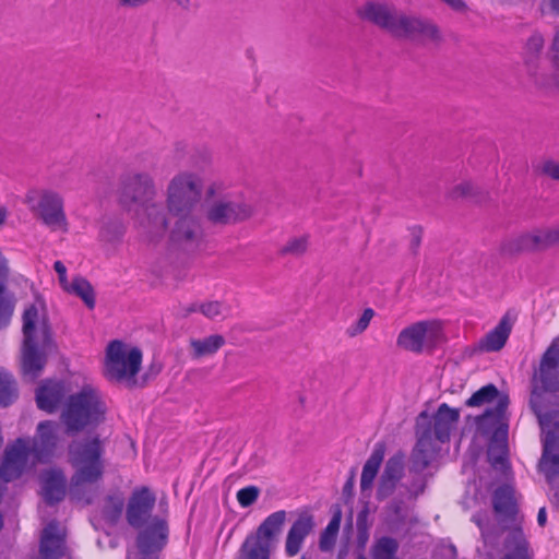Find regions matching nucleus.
Wrapping results in <instances>:
<instances>
[{"instance_id":"09e8293b","label":"nucleus","mask_w":559,"mask_h":559,"mask_svg":"<svg viewBox=\"0 0 559 559\" xmlns=\"http://www.w3.org/2000/svg\"><path fill=\"white\" fill-rule=\"evenodd\" d=\"M548 56L554 68L559 70V27L556 28V32L554 34Z\"/></svg>"},{"instance_id":"5fc2aeb1","label":"nucleus","mask_w":559,"mask_h":559,"mask_svg":"<svg viewBox=\"0 0 559 559\" xmlns=\"http://www.w3.org/2000/svg\"><path fill=\"white\" fill-rule=\"evenodd\" d=\"M354 487H355V471H352L348 479L345 481V484L343 486V496L346 501L353 498Z\"/></svg>"},{"instance_id":"c756f323","label":"nucleus","mask_w":559,"mask_h":559,"mask_svg":"<svg viewBox=\"0 0 559 559\" xmlns=\"http://www.w3.org/2000/svg\"><path fill=\"white\" fill-rule=\"evenodd\" d=\"M225 343V337L221 334H212L204 338H191V357L193 359H200L205 356L214 355Z\"/></svg>"},{"instance_id":"1a4fd4ad","label":"nucleus","mask_w":559,"mask_h":559,"mask_svg":"<svg viewBox=\"0 0 559 559\" xmlns=\"http://www.w3.org/2000/svg\"><path fill=\"white\" fill-rule=\"evenodd\" d=\"M38 317L37 308L32 305L23 313V357L22 370L31 380H35L46 365L45 354L38 352L34 341L35 323Z\"/></svg>"},{"instance_id":"ea45409f","label":"nucleus","mask_w":559,"mask_h":559,"mask_svg":"<svg viewBox=\"0 0 559 559\" xmlns=\"http://www.w3.org/2000/svg\"><path fill=\"white\" fill-rule=\"evenodd\" d=\"M512 536L516 542L515 547L504 555L503 559H532L528 552V543L523 536L521 528H515L512 532Z\"/></svg>"},{"instance_id":"052dcab7","label":"nucleus","mask_w":559,"mask_h":559,"mask_svg":"<svg viewBox=\"0 0 559 559\" xmlns=\"http://www.w3.org/2000/svg\"><path fill=\"white\" fill-rule=\"evenodd\" d=\"M549 7L555 14L559 15V0H550Z\"/></svg>"},{"instance_id":"a18cd8bd","label":"nucleus","mask_w":559,"mask_h":559,"mask_svg":"<svg viewBox=\"0 0 559 559\" xmlns=\"http://www.w3.org/2000/svg\"><path fill=\"white\" fill-rule=\"evenodd\" d=\"M260 489L257 486H247L237 492L238 503L242 508L251 507L259 498Z\"/></svg>"},{"instance_id":"a878e982","label":"nucleus","mask_w":559,"mask_h":559,"mask_svg":"<svg viewBox=\"0 0 559 559\" xmlns=\"http://www.w3.org/2000/svg\"><path fill=\"white\" fill-rule=\"evenodd\" d=\"M43 497L47 504L53 506L66 497V477L59 469L48 471L41 478Z\"/></svg>"},{"instance_id":"423d86ee","label":"nucleus","mask_w":559,"mask_h":559,"mask_svg":"<svg viewBox=\"0 0 559 559\" xmlns=\"http://www.w3.org/2000/svg\"><path fill=\"white\" fill-rule=\"evenodd\" d=\"M285 520L284 510L270 514L254 534L247 536L240 549L242 559H270L272 542L282 532Z\"/></svg>"},{"instance_id":"412c9836","label":"nucleus","mask_w":559,"mask_h":559,"mask_svg":"<svg viewBox=\"0 0 559 559\" xmlns=\"http://www.w3.org/2000/svg\"><path fill=\"white\" fill-rule=\"evenodd\" d=\"M31 453L27 442L21 438L13 445L7 448L0 465V478L7 483L17 479L22 475Z\"/></svg>"},{"instance_id":"c03bdc74","label":"nucleus","mask_w":559,"mask_h":559,"mask_svg":"<svg viewBox=\"0 0 559 559\" xmlns=\"http://www.w3.org/2000/svg\"><path fill=\"white\" fill-rule=\"evenodd\" d=\"M123 234L124 227L120 222L117 221L106 223L100 229V237L108 242H115L119 240Z\"/></svg>"},{"instance_id":"2f4dec72","label":"nucleus","mask_w":559,"mask_h":559,"mask_svg":"<svg viewBox=\"0 0 559 559\" xmlns=\"http://www.w3.org/2000/svg\"><path fill=\"white\" fill-rule=\"evenodd\" d=\"M98 481L99 480L75 479L74 473L70 479L69 487V495L71 499L75 501H83L85 504L93 503L96 490L87 487V485H93Z\"/></svg>"},{"instance_id":"4d7b16f0","label":"nucleus","mask_w":559,"mask_h":559,"mask_svg":"<svg viewBox=\"0 0 559 559\" xmlns=\"http://www.w3.org/2000/svg\"><path fill=\"white\" fill-rule=\"evenodd\" d=\"M454 11H464L466 9V4L463 0H442Z\"/></svg>"},{"instance_id":"69168bd1","label":"nucleus","mask_w":559,"mask_h":559,"mask_svg":"<svg viewBox=\"0 0 559 559\" xmlns=\"http://www.w3.org/2000/svg\"><path fill=\"white\" fill-rule=\"evenodd\" d=\"M150 370H151V374H152L153 377H155L156 374H158V373L160 372V370H162V365H154V366H152V367H151V369H150Z\"/></svg>"},{"instance_id":"a211bd4d","label":"nucleus","mask_w":559,"mask_h":559,"mask_svg":"<svg viewBox=\"0 0 559 559\" xmlns=\"http://www.w3.org/2000/svg\"><path fill=\"white\" fill-rule=\"evenodd\" d=\"M155 495L147 487L132 492L127 504L126 518L133 528H142L151 518L155 506Z\"/></svg>"},{"instance_id":"f03ea898","label":"nucleus","mask_w":559,"mask_h":559,"mask_svg":"<svg viewBox=\"0 0 559 559\" xmlns=\"http://www.w3.org/2000/svg\"><path fill=\"white\" fill-rule=\"evenodd\" d=\"M106 406L99 392L92 385H84L69 395L61 411L60 420L68 436L96 428L105 420Z\"/></svg>"},{"instance_id":"b1692460","label":"nucleus","mask_w":559,"mask_h":559,"mask_svg":"<svg viewBox=\"0 0 559 559\" xmlns=\"http://www.w3.org/2000/svg\"><path fill=\"white\" fill-rule=\"evenodd\" d=\"M66 396L63 382L45 380L36 390V404L48 414L57 412Z\"/></svg>"},{"instance_id":"6e6552de","label":"nucleus","mask_w":559,"mask_h":559,"mask_svg":"<svg viewBox=\"0 0 559 559\" xmlns=\"http://www.w3.org/2000/svg\"><path fill=\"white\" fill-rule=\"evenodd\" d=\"M254 207L239 199L221 198L207 204L206 221L218 227L236 225L252 217Z\"/></svg>"},{"instance_id":"13d9d810","label":"nucleus","mask_w":559,"mask_h":559,"mask_svg":"<svg viewBox=\"0 0 559 559\" xmlns=\"http://www.w3.org/2000/svg\"><path fill=\"white\" fill-rule=\"evenodd\" d=\"M546 522H547V513H546V509L543 507L538 510L537 523L539 526H545Z\"/></svg>"},{"instance_id":"393cba45","label":"nucleus","mask_w":559,"mask_h":559,"mask_svg":"<svg viewBox=\"0 0 559 559\" xmlns=\"http://www.w3.org/2000/svg\"><path fill=\"white\" fill-rule=\"evenodd\" d=\"M313 527L314 521L310 513L302 512L299 514L286 536L285 550L288 556L293 557L300 551L305 538L311 533Z\"/></svg>"},{"instance_id":"7c9ffc66","label":"nucleus","mask_w":559,"mask_h":559,"mask_svg":"<svg viewBox=\"0 0 559 559\" xmlns=\"http://www.w3.org/2000/svg\"><path fill=\"white\" fill-rule=\"evenodd\" d=\"M341 521L342 510L338 506H336L335 510L333 511L332 519L320 535L319 548L321 551L328 552L334 548L341 526Z\"/></svg>"},{"instance_id":"bb28decb","label":"nucleus","mask_w":559,"mask_h":559,"mask_svg":"<svg viewBox=\"0 0 559 559\" xmlns=\"http://www.w3.org/2000/svg\"><path fill=\"white\" fill-rule=\"evenodd\" d=\"M492 507L504 520L514 521L518 514L514 489L510 485L499 486L492 493Z\"/></svg>"},{"instance_id":"a19ab883","label":"nucleus","mask_w":559,"mask_h":559,"mask_svg":"<svg viewBox=\"0 0 559 559\" xmlns=\"http://www.w3.org/2000/svg\"><path fill=\"white\" fill-rule=\"evenodd\" d=\"M309 237L304 235L289 239L281 249V255L300 257L308 250Z\"/></svg>"},{"instance_id":"c85d7f7f","label":"nucleus","mask_w":559,"mask_h":559,"mask_svg":"<svg viewBox=\"0 0 559 559\" xmlns=\"http://www.w3.org/2000/svg\"><path fill=\"white\" fill-rule=\"evenodd\" d=\"M511 330L512 324L508 316H503L498 325L481 340L480 347L486 352L500 350L506 345Z\"/></svg>"},{"instance_id":"79ce46f5","label":"nucleus","mask_w":559,"mask_h":559,"mask_svg":"<svg viewBox=\"0 0 559 559\" xmlns=\"http://www.w3.org/2000/svg\"><path fill=\"white\" fill-rule=\"evenodd\" d=\"M369 503L366 502L362 509L357 514V540L362 546L367 543L369 538V528L371 526V523L369 522Z\"/></svg>"},{"instance_id":"6e6d98bb","label":"nucleus","mask_w":559,"mask_h":559,"mask_svg":"<svg viewBox=\"0 0 559 559\" xmlns=\"http://www.w3.org/2000/svg\"><path fill=\"white\" fill-rule=\"evenodd\" d=\"M551 247L559 246V225L552 228H546Z\"/></svg>"},{"instance_id":"338daca9","label":"nucleus","mask_w":559,"mask_h":559,"mask_svg":"<svg viewBox=\"0 0 559 559\" xmlns=\"http://www.w3.org/2000/svg\"><path fill=\"white\" fill-rule=\"evenodd\" d=\"M7 218V210L3 207H0V226L4 224Z\"/></svg>"},{"instance_id":"774afa93","label":"nucleus","mask_w":559,"mask_h":559,"mask_svg":"<svg viewBox=\"0 0 559 559\" xmlns=\"http://www.w3.org/2000/svg\"><path fill=\"white\" fill-rule=\"evenodd\" d=\"M197 310H199V306L191 305L189 308H187L186 313L189 314L191 312H195Z\"/></svg>"},{"instance_id":"bf43d9fd","label":"nucleus","mask_w":559,"mask_h":559,"mask_svg":"<svg viewBox=\"0 0 559 559\" xmlns=\"http://www.w3.org/2000/svg\"><path fill=\"white\" fill-rule=\"evenodd\" d=\"M489 456H490L491 464L493 466H497V465L503 466L507 461V459L502 454H500L498 456H492L491 453L489 452Z\"/></svg>"},{"instance_id":"8fccbe9b","label":"nucleus","mask_w":559,"mask_h":559,"mask_svg":"<svg viewBox=\"0 0 559 559\" xmlns=\"http://www.w3.org/2000/svg\"><path fill=\"white\" fill-rule=\"evenodd\" d=\"M426 489V479L423 476H417L413 478L409 486L407 487V492L409 498H417L419 495L424 493Z\"/></svg>"},{"instance_id":"0e129e2a","label":"nucleus","mask_w":559,"mask_h":559,"mask_svg":"<svg viewBox=\"0 0 559 559\" xmlns=\"http://www.w3.org/2000/svg\"><path fill=\"white\" fill-rule=\"evenodd\" d=\"M549 79L551 81V84H554V86L559 91V75L552 74V75H550Z\"/></svg>"},{"instance_id":"49530a36","label":"nucleus","mask_w":559,"mask_h":559,"mask_svg":"<svg viewBox=\"0 0 559 559\" xmlns=\"http://www.w3.org/2000/svg\"><path fill=\"white\" fill-rule=\"evenodd\" d=\"M373 316L374 311L371 308L365 309L360 318L356 321V323L348 328L347 334L349 336H356L362 333L368 328Z\"/></svg>"},{"instance_id":"680f3d73","label":"nucleus","mask_w":559,"mask_h":559,"mask_svg":"<svg viewBox=\"0 0 559 559\" xmlns=\"http://www.w3.org/2000/svg\"><path fill=\"white\" fill-rule=\"evenodd\" d=\"M176 2L180 8L188 10L191 4V0H173Z\"/></svg>"},{"instance_id":"6ab92c4d","label":"nucleus","mask_w":559,"mask_h":559,"mask_svg":"<svg viewBox=\"0 0 559 559\" xmlns=\"http://www.w3.org/2000/svg\"><path fill=\"white\" fill-rule=\"evenodd\" d=\"M550 247L547 229H536L503 241L499 251L502 255H514L522 252L543 251Z\"/></svg>"},{"instance_id":"603ef678","label":"nucleus","mask_w":559,"mask_h":559,"mask_svg":"<svg viewBox=\"0 0 559 559\" xmlns=\"http://www.w3.org/2000/svg\"><path fill=\"white\" fill-rule=\"evenodd\" d=\"M542 173L554 180H559V162L546 160L543 164Z\"/></svg>"},{"instance_id":"aec40b11","label":"nucleus","mask_w":559,"mask_h":559,"mask_svg":"<svg viewBox=\"0 0 559 559\" xmlns=\"http://www.w3.org/2000/svg\"><path fill=\"white\" fill-rule=\"evenodd\" d=\"M404 469L405 454L403 452L399 451L389 457L378 481L376 492L378 501H383L393 495L404 476Z\"/></svg>"},{"instance_id":"de8ad7c7","label":"nucleus","mask_w":559,"mask_h":559,"mask_svg":"<svg viewBox=\"0 0 559 559\" xmlns=\"http://www.w3.org/2000/svg\"><path fill=\"white\" fill-rule=\"evenodd\" d=\"M199 310L209 319L223 317L224 307L221 301H207L199 306Z\"/></svg>"},{"instance_id":"2eb2a0df","label":"nucleus","mask_w":559,"mask_h":559,"mask_svg":"<svg viewBox=\"0 0 559 559\" xmlns=\"http://www.w3.org/2000/svg\"><path fill=\"white\" fill-rule=\"evenodd\" d=\"M134 221L139 231L150 241L160 239L168 227L163 203L154 200L134 209Z\"/></svg>"},{"instance_id":"39448f33","label":"nucleus","mask_w":559,"mask_h":559,"mask_svg":"<svg viewBox=\"0 0 559 559\" xmlns=\"http://www.w3.org/2000/svg\"><path fill=\"white\" fill-rule=\"evenodd\" d=\"M117 193L120 205L132 211L155 200L157 188L148 173L132 169L120 176Z\"/></svg>"},{"instance_id":"9b49d317","label":"nucleus","mask_w":559,"mask_h":559,"mask_svg":"<svg viewBox=\"0 0 559 559\" xmlns=\"http://www.w3.org/2000/svg\"><path fill=\"white\" fill-rule=\"evenodd\" d=\"M169 215L174 218L169 230L170 243L181 250L197 249L204 236L199 216L193 212Z\"/></svg>"},{"instance_id":"473e14b6","label":"nucleus","mask_w":559,"mask_h":559,"mask_svg":"<svg viewBox=\"0 0 559 559\" xmlns=\"http://www.w3.org/2000/svg\"><path fill=\"white\" fill-rule=\"evenodd\" d=\"M58 525L50 522L43 531L40 539V552L47 558L57 556L61 547V538L57 534Z\"/></svg>"},{"instance_id":"dca6fc26","label":"nucleus","mask_w":559,"mask_h":559,"mask_svg":"<svg viewBox=\"0 0 559 559\" xmlns=\"http://www.w3.org/2000/svg\"><path fill=\"white\" fill-rule=\"evenodd\" d=\"M396 38L420 43L429 41L436 45H439L443 39L440 28L431 20L405 13Z\"/></svg>"},{"instance_id":"9d476101","label":"nucleus","mask_w":559,"mask_h":559,"mask_svg":"<svg viewBox=\"0 0 559 559\" xmlns=\"http://www.w3.org/2000/svg\"><path fill=\"white\" fill-rule=\"evenodd\" d=\"M497 400L493 408H487L485 413L476 418L478 427L495 426L503 420L510 400L507 393H502L493 383L484 385L465 402L466 406H481Z\"/></svg>"},{"instance_id":"4c0bfd02","label":"nucleus","mask_w":559,"mask_h":559,"mask_svg":"<svg viewBox=\"0 0 559 559\" xmlns=\"http://www.w3.org/2000/svg\"><path fill=\"white\" fill-rule=\"evenodd\" d=\"M124 500L120 495H110L103 507V518L110 524H116L122 515Z\"/></svg>"},{"instance_id":"e2e57ef3","label":"nucleus","mask_w":559,"mask_h":559,"mask_svg":"<svg viewBox=\"0 0 559 559\" xmlns=\"http://www.w3.org/2000/svg\"><path fill=\"white\" fill-rule=\"evenodd\" d=\"M535 83H536L537 85L542 86V87H548V86L550 85V83H548V82L546 81V79H544V76H540V78H538V76H537V78L535 79Z\"/></svg>"},{"instance_id":"ddd939ff","label":"nucleus","mask_w":559,"mask_h":559,"mask_svg":"<svg viewBox=\"0 0 559 559\" xmlns=\"http://www.w3.org/2000/svg\"><path fill=\"white\" fill-rule=\"evenodd\" d=\"M442 338L441 324L436 321H420L403 329L396 340L397 346L421 353L425 344L436 345Z\"/></svg>"},{"instance_id":"f8f14e48","label":"nucleus","mask_w":559,"mask_h":559,"mask_svg":"<svg viewBox=\"0 0 559 559\" xmlns=\"http://www.w3.org/2000/svg\"><path fill=\"white\" fill-rule=\"evenodd\" d=\"M357 15L360 20L396 37L404 13L388 2L367 1L357 10Z\"/></svg>"},{"instance_id":"0eeeda50","label":"nucleus","mask_w":559,"mask_h":559,"mask_svg":"<svg viewBox=\"0 0 559 559\" xmlns=\"http://www.w3.org/2000/svg\"><path fill=\"white\" fill-rule=\"evenodd\" d=\"M201 198L199 178L190 173L176 175L167 187L166 205L169 214L193 212Z\"/></svg>"},{"instance_id":"3c124183","label":"nucleus","mask_w":559,"mask_h":559,"mask_svg":"<svg viewBox=\"0 0 559 559\" xmlns=\"http://www.w3.org/2000/svg\"><path fill=\"white\" fill-rule=\"evenodd\" d=\"M411 241L409 248L413 254H417L421 243L423 228L420 226H413L409 228Z\"/></svg>"},{"instance_id":"864d4df0","label":"nucleus","mask_w":559,"mask_h":559,"mask_svg":"<svg viewBox=\"0 0 559 559\" xmlns=\"http://www.w3.org/2000/svg\"><path fill=\"white\" fill-rule=\"evenodd\" d=\"M53 269L58 274L60 285L64 290H67L70 286L67 278V267L61 261H56L53 264Z\"/></svg>"},{"instance_id":"e433bc0d","label":"nucleus","mask_w":559,"mask_h":559,"mask_svg":"<svg viewBox=\"0 0 559 559\" xmlns=\"http://www.w3.org/2000/svg\"><path fill=\"white\" fill-rule=\"evenodd\" d=\"M545 39L539 32H534L525 44V63L535 69L539 56L544 49Z\"/></svg>"},{"instance_id":"58836bf2","label":"nucleus","mask_w":559,"mask_h":559,"mask_svg":"<svg viewBox=\"0 0 559 559\" xmlns=\"http://www.w3.org/2000/svg\"><path fill=\"white\" fill-rule=\"evenodd\" d=\"M399 543L395 538L383 536L373 546V559H396Z\"/></svg>"},{"instance_id":"72a5a7b5","label":"nucleus","mask_w":559,"mask_h":559,"mask_svg":"<svg viewBox=\"0 0 559 559\" xmlns=\"http://www.w3.org/2000/svg\"><path fill=\"white\" fill-rule=\"evenodd\" d=\"M67 292L80 297L88 309H94L95 292L86 278L82 276L74 277Z\"/></svg>"},{"instance_id":"f3484780","label":"nucleus","mask_w":559,"mask_h":559,"mask_svg":"<svg viewBox=\"0 0 559 559\" xmlns=\"http://www.w3.org/2000/svg\"><path fill=\"white\" fill-rule=\"evenodd\" d=\"M43 223L51 230L68 231V222L63 212V202L60 195L46 191L40 195L38 204L33 207Z\"/></svg>"},{"instance_id":"c9c22d12","label":"nucleus","mask_w":559,"mask_h":559,"mask_svg":"<svg viewBox=\"0 0 559 559\" xmlns=\"http://www.w3.org/2000/svg\"><path fill=\"white\" fill-rule=\"evenodd\" d=\"M448 197L452 200L471 199L476 202L484 200L487 194L484 193L477 186L471 181H463L454 186L449 192Z\"/></svg>"},{"instance_id":"4468645a","label":"nucleus","mask_w":559,"mask_h":559,"mask_svg":"<svg viewBox=\"0 0 559 559\" xmlns=\"http://www.w3.org/2000/svg\"><path fill=\"white\" fill-rule=\"evenodd\" d=\"M417 441L411 454V472L423 473L431 463L436 447L431 439V420L426 411L416 419Z\"/></svg>"},{"instance_id":"7ed1b4c3","label":"nucleus","mask_w":559,"mask_h":559,"mask_svg":"<svg viewBox=\"0 0 559 559\" xmlns=\"http://www.w3.org/2000/svg\"><path fill=\"white\" fill-rule=\"evenodd\" d=\"M104 452V441L98 435L73 440L68 447V454L75 468V479L100 480L105 471Z\"/></svg>"},{"instance_id":"4be33fe9","label":"nucleus","mask_w":559,"mask_h":559,"mask_svg":"<svg viewBox=\"0 0 559 559\" xmlns=\"http://www.w3.org/2000/svg\"><path fill=\"white\" fill-rule=\"evenodd\" d=\"M57 442L56 423L44 420L37 426V437L29 450L37 461L46 463L53 456Z\"/></svg>"},{"instance_id":"f257e3e1","label":"nucleus","mask_w":559,"mask_h":559,"mask_svg":"<svg viewBox=\"0 0 559 559\" xmlns=\"http://www.w3.org/2000/svg\"><path fill=\"white\" fill-rule=\"evenodd\" d=\"M537 385V376L533 377V389L530 397V408L538 419L545 432L543 438V452L538 462V469L548 483L559 476V411L543 412V392L559 391V372L555 368H540Z\"/></svg>"},{"instance_id":"20e7f679","label":"nucleus","mask_w":559,"mask_h":559,"mask_svg":"<svg viewBox=\"0 0 559 559\" xmlns=\"http://www.w3.org/2000/svg\"><path fill=\"white\" fill-rule=\"evenodd\" d=\"M142 364V352L138 347L127 348L119 340L111 341L106 349L105 377L112 382L124 383L129 389L136 386L135 376Z\"/></svg>"},{"instance_id":"37998d69","label":"nucleus","mask_w":559,"mask_h":559,"mask_svg":"<svg viewBox=\"0 0 559 559\" xmlns=\"http://www.w3.org/2000/svg\"><path fill=\"white\" fill-rule=\"evenodd\" d=\"M558 366H559V340L556 338L551 342L549 347L543 354L539 367L557 369Z\"/></svg>"},{"instance_id":"cd10ccee","label":"nucleus","mask_w":559,"mask_h":559,"mask_svg":"<svg viewBox=\"0 0 559 559\" xmlns=\"http://www.w3.org/2000/svg\"><path fill=\"white\" fill-rule=\"evenodd\" d=\"M385 455V444L383 442L376 443L370 456L366 461L361 477H360V490L361 492L370 491L373 485V480L378 475L379 468L383 462Z\"/></svg>"},{"instance_id":"f704fd0d","label":"nucleus","mask_w":559,"mask_h":559,"mask_svg":"<svg viewBox=\"0 0 559 559\" xmlns=\"http://www.w3.org/2000/svg\"><path fill=\"white\" fill-rule=\"evenodd\" d=\"M17 386L13 376L0 368V406L7 407L17 399Z\"/></svg>"},{"instance_id":"5701e85b","label":"nucleus","mask_w":559,"mask_h":559,"mask_svg":"<svg viewBox=\"0 0 559 559\" xmlns=\"http://www.w3.org/2000/svg\"><path fill=\"white\" fill-rule=\"evenodd\" d=\"M429 419L431 420V439L444 443L450 440L451 431L460 419V412L442 403Z\"/></svg>"}]
</instances>
